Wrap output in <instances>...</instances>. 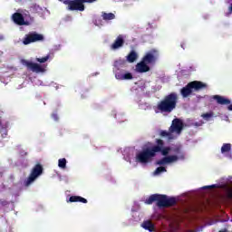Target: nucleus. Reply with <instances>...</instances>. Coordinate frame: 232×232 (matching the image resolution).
<instances>
[{
    "instance_id": "nucleus-1",
    "label": "nucleus",
    "mask_w": 232,
    "mask_h": 232,
    "mask_svg": "<svg viewBox=\"0 0 232 232\" xmlns=\"http://www.w3.org/2000/svg\"><path fill=\"white\" fill-rule=\"evenodd\" d=\"M177 102H179V94L170 92L158 102L156 113H171L177 108Z\"/></svg>"
},
{
    "instance_id": "nucleus-2",
    "label": "nucleus",
    "mask_w": 232,
    "mask_h": 232,
    "mask_svg": "<svg viewBox=\"0 0 232 232\" xmlns=\"http://www.w3.org/2000/svg\"><path fill=\"white\" fill-rule=\"evenodd\" d=\"M208 84L200 81H193L188 82L185 87L180 90L182 97H189L193 92H200V90H206Z\"/></svg>"
},
{
    "instance_id": "nucleus-3",
    "label": "nucleus",
    "mask_w": 232,
    "mask_h": 232,
    "mask_svg": "<svg viewBox=\"0 0 232 232\" xmlns=\"http://www.w3.org/2000/svg\"><path fill=\"white\" fill-rule=\"evenodd\" d=\"M97 0H63V5H66L67 10L70 12H84V3H95Z\"/></svg>"
},
{
    "instance_id": "nucleus-4",
    "label": "nucleus",
    "mask_w": 232,
    "mask_h": 232,
    "mask_svg": "<svg viewBox=\"0 0 232 232\" xmlns=\"http://www.w3.org/2000/svg\"><path fill=\"white\" fill-rule=\"evenodd\" d=\"M157 157V153L155 152V147L146 148L142 150L140 153L136 155L137 162L140 164H148L153 160V158Z\"/></svg>"
},
{
    "instance_id": "nucleus-5",
    "label": "nucleus",
    "mask_w": 232,
    "mask_h": 232,
    "mask_svg": "<svg viewBox=\"0 0 232 232\" xmlns=\"http://www.w3.org/2000/svg\"><path fill=\"white\" fill-rule=\"evenodd\" d=\"M44 170V169L43 168V165H41L40 163L36 164L33 168L31 174L27 178V179L24 181V186L28 188V186H30V184H32L38 177H41V175H43Z\"/></svg>"
},
{
    "instance_id": "nucleus-6",
    "label": "nucleus",
    "mask_w": 232,
    "mask_h": 232,
    "mask_svg": "<svg viewBox=\"0 0 232 232\" xmlns=\"http://www.w3.org/2000/svg\"><path fill=\"white\" fill-rule=\"evenodd\" d=\"M177 204V198H168L166 195L159 194L156 206L158 208H171Z\"/></svg>"
},
{
    "instance_id": "nucleus-7",
    "label": "nucleus",
    "mask_w": 232,
    "mask_h": 232,
    "mask_svg": "<svg viewBox=\"0 0 232 232\" xmlns=\"http://www.w3.org/2000/svg\"><path fill=\"white\" fill-rule=\"evenodd\" d=\"M39 41H44V36L37 32H31L25 34L23 44L28 45L32 44V43H39Z\"/></svg>"
},
{
    "instance_id": "nucleus-8",
    "label": "nucleus",
    "mask_w": 232,
    "mask_h": 232,
    "mask_svg": "<svg viewBox=\"0 0 232 232\" xmlns=\"http://www.w3.org/2000/svg\"><path fill=\"white\" fill-rule=\"evenodd\" d=\"M155 144L156 145H154V150L156 153H161L163 157H168V155H169V151H171V148L165 147L164 140H162L161 139H156Z\"/></svg>"
},
{
    "instance_id": "nucleus-9",
    "label": "nucleus",
    "mask_w": 232,
    "mask_h": 232,
    "mask_svg": "<svg viewBox=\"0 0 232 232\" xmlns=\"http://www.w3.org/2000/svg\"><path fill=\"white\" fill-rule=\"evenodd\" d=\"M21 63L23 66H26L27 70H31L34 73H43L45 72L44 67L39 63H32L28 60H22Z\"/></svg>"
},
{
    "instance_id": "nucleus-10",
    "label": "nucleus",
    "mask_w": 232,
    "mask_h": 232,
    "mask_svg": "<svg viewBox=\"0 0 232 232\" xmlns=\"http://www.w3.org/2000/svg\"><path fill=\"white\" fill-rule=\"evenodd\" d=\"M182 130H184V122H182L180 119L176 118L172 121L169 131H170V133H178V135H180Z\"/></svg>"
},
{
    "instance_id": "nucleus-11",
    "label": "nucleus",
    "mask_w": 232,
    "mask_h": 232,
    "mask_svg": "<svg viewBox=\"0 0 232 232\" xmlns=\"http://www.w3.org/2000/svg\"><path fill=\"white\" fill-rule=\"evenodd\" d=\"M142 62L147 64H155V63H157V50L153 49L147 53L143 56Z\"/></svg>"
},
{
    "instance_id": "nucleus-12",
    "label": "nucleus",
    "mask_w": 232,
    "mask_h": 232,
    "mask_svg": "<svg viewBox=\"0 0 232 232\" xmlns=\"http://www.w3.org/2000/svg\"><path fill=\"white\" fill-rule=\"evenodd\" d=\"M12 20L14 21V24L18 26H28L29 23L24 21V16L21 13H14L12 15Z\"/></svg>"
},
{
    "instance_id": "nucleus-13",
    "label": "nucleus",
    "mask_w": 232,
    "mask_h": 232,
    "mask_svg": "<svg viewBox=\"0 0 232 232\" xmlns=\"http://www.w3.org/2000/svg\"><path fill=\"white\" fill-rule=\"evenodd\" d=\"M179 160V156L171 155L162 158L156 161L157 166H164L165 164H171V162H177Z\"/></svg>"
},
{
    "instance_id": "nucleus-14",
    "label": "nucleus",
    "mask_w": 232,
    "mask_h": 232,
    "mask_svg": "<svg viewBox=\"0 0 232 232\" xmlns=\"http://www.w3.org/2000/svg\"><path fill=\"white\" fill-rule=\"evenodd\" d=\"M115 78L118 81H131V79H133V74H131V72L124 73V71H116Z\"/></svg>"
},
{
    "instance_id": "nucleus-15",
    "label": "nucleus",
    "mask_w": 232,
    "mask_h": 232,
    "mask_svg": "<svg viewBox=\"0 0 232 232\" xmlns=\"http://www.w3.org/2000/svg\"><path fill=\"white\" fill-rule=\"evenodd\" d=\"M122 46H124V36L120 34L111 45V50H119V48H122Z\"/></svg>"
},
{
    "instance_id": "nucleus-16",
    "label": "nucleus",
    "mask_w": 232,
    "mask_h": 232,
    "mask_svg": "<svg viewBox=\"0 0 232 232\" xmlns=\"http://www.w3.org/2000/svg\"><path fill=\"white\" fill-rule=\"evenodd\" d=\"M213 99L218 104H220L221 106H227L231 104V100L221 95H214Z\"/></svg>"
},
{
    "instance_id": "nucleus-17",
    "label": "nucleus",
    "mask_w": 232,
    "mask_h": 232,
    "mask_svg": "<svg viewBox=\"0 0 232 232\" xmlns=\"http://www.w3.org/2000/svg\"><path fill=\"white\" fill-rule=\"evenodd\" d=\"M136 71L138 73H146L147 72H150V66L141 60V62L136 64Z\"/></svg>"
},
{
    "instance_id": "nucleus-18",
    "label": "nucleus",
    "mask_w": 232,
    "mask_h": 232,
    "mask_svg": "<svg viewBox=\"0 0 232 232\" xmlns=\"http://www.w3.org/2000/svg\"><path fill=\"white\" fill-rule=\"evenodd\" d=\"M141 227H143V229H146L147 231H150V232L155 231V225L150 220L143 221V223L141 224Z\"/></svg>"
},
{
    "instance_id": "nucleus-19",
    "label": "nucleus",
    "mask_w": 232,
    "mask_h": 232,
    "mask_svg": "<svg viewBox=\"0 0 232 232\" xmlns=\"http://www.w3.org/2000/svg\"><path fill=\"white\" fill-rule=\"evenodd\" d=\"M68 202H82V204H88V199L81 196H71Z\"/></svg>"
},
{
    "instance_id": "nucleus-20",
    "label": "nucleus",
    "mask_w": 232,
    "mask_h": 232,
    "mask_svg": "<svg viewBox=\"0 0 232 232\" xmlns=\"http://www.w3.org/2000/svg\"><path fill=\"white\" fill-rule=\"evenodd\" d=\"M139 55L137 54V52L131 51L128 55H127V61L128 63H135L137 61V58Z\"/></svg>"
},
{
    "instance_id": "nucleus-21",
    "label": "nucleus",
    "mask_w": 232,
    "mask_h": 232,
    "mask_svg": "<svg viewBox=\"0 0 232 232\" xmlns=\"http://www.w3.org/2000/svg\"><path fill=\"white\" fill-rule=\"evenodd\" d=\"M126 66V60H118L114 63V67L116 68V72H121L120 68H124Z\"/></svg>"
},
{
    "instance_id": "nucleus-22",
    "label": "nucleus",
    "mask_w": 232,
    "mask_h": 232,
    "mask_svg": "<svg viewBox=\"0 0 232 232\" xmlns=\"http://www.w3.org/2000/svg\"><path fill=\"white\" fill-rule=\"evenodd\" d=\"M158 199L159 194H152L145 200V204L151 205L153 202H158Z\"/></svg>"
},
{
    "instance_id": "nucleus-23",
    "label": "nucleus",
    "mask_w": 232,
    "mask_h": 232,
    "mask_svg": "<svg viewBox=\"0 0 232 232\" xmlns=\"http://www.w3.org/2000/svg\"><path fill=\"white\" fill-rule=\"evenodd\" d=\"M102 19L103 21H112V19H115V14L113 13H103Z\"/></svg>"
},
{
    "instance_id": "nucleus-24",
    "label": "nucleus",
    "mask_w": 232,
    "mask_h": 232,
    "mask_svg": "<svg viewBox=\"0 0 232 232\" xmlns=\"http://www.w3.org/2000/svg\"><path fill=\"white\" fill-rule=\"evenodd\" d=\"M231 151V143H224L221 147V153H229Z\"/></svg>"
},
{
    "instance_id": "nucleus-25",
    "label": "nucleus",
    "mask_w": 232,
    "mask_h": 232,
    "mask_svg": "<svg viewBox=\"0 0 232 232\" xmlns=\"http://www.w3.org/2000/svg\"><path fill=\"white\" fill-rule=\"evenodd\" d=\"M171 131H168V130H160V137H168L169 140H171V139H173V136L171 135Z\"/></svg>"
},
{
    "instance_id": "nucleus-26",
    "label": "nucleus",
    "mask_w": 232,
    "mask_h": 232,
    "mask_svg": "<svg viewBox=\"0 0 232 232\" xmlns=\"http://www.w3.org/2000/svg\"><path fill=\"white\" fill-rule=\"evenodd\" d=\"M58 166L62 169H64L66 168V159L63 158L58 160Z\"/></svg>"
},
{
    "instance_id": "nucleus-27",
    "label": "nucleus",
    "mask_w": 232,
    "mask_h": 232,
    "mask_svg": "<svg viewBox=\"0 0 232 232\" xmlns=\"http://www.w3.org/2000/svg\"><path fill=\"white\" fill-rule=\"evenodd\" d=\"M167 169L164 167H158L155 171L154 175H160V173H166Z\"/></svg>"
},
{
    "instance_id": "nucleus-28",
    "label": "nucleus",
    "mask_w": 232,
    "mask_h": 232,
    "mask_svg": "<svg viewBox=\"0 0 232 232\" xmlns=\"http://www.w3.org/2000/svg\"><path fill=\"white\" fill-rule=\"evenodd\" d=\"M48 59H50V55H47L45 57H42V58H36V62L37 63H46V61H48Z\"/></svg>"
},
{
    "instance_id": "nucleus-29",
    "label": "nucleus",
    "mask_w": 232,
    "mask_h": 232,
    "mask_svg": "<svg viewBox=\"0 0 232 232\" xmlns=\"http://www.w3.org/2000/svg\"><path fill=\"white\" fill-rule=\"evenodd\" d=\"M201 117H203V119H206L208 121V119H211V117H213V113L207 112L202 114Z\"/></svg>"
},
{
    "instance_id": "nucleus-30",
    "label": "nucleus",
    "mask_w": 232,
    "mask_h": 232,
    "mask_svg": "<svg viewBox=\"0 0 232 232\" xmlns=\"http://www.w3.org/2000/svg\"><path fill=\"white\" fill-rule=\"evenodd\" d=\"M0 131L2 135H5V136L8 135V130H6L5 127H1Z\"/></svg>"
},
{
    "instance_id": "nucleus-31",
    "label": "nucleus",
    "mask_w": 232,
    "mask_h": 232,
    "mask_svg": "<svg viewBox=\"0 0 232 232\" xmlns=\"http://www.w3.org/2000/svg\"><path fill=\"white\" fill-rule=\"evenodd\" d=\"M174 153H176L177 155H180L182 153V150L180 149V147H176L173 150Z\"/></svg>"
},
{
    "instance_id": "nucleus-32",
    "label": "nucleus",
    "mask_w": 232,
    "mask_h": 232,
    "mask_svg": "<svg viewBox=\"0 0 232 232\" xmlns=\"http://www.w3.org/2000/svg\"><path fill=\"white\" fill-rule=\"evenodd\" d=\"M204 124V121H199L193 123V126H196V128H199V126H202Z\"/></svg>"
},
{
    "instance_id": "nucleus-33",
    "label": "nucleus",
    "mask_w": 232,
    "mask_h": 232,
    "mask_svg": "<svg viewBox=\"0 0 232 232\" xmlns=\"http://www.w3.org/2000/svg\"><path fill=\"white\" fill-rule=\"evenodd\" d=\"M214 188H217V185L205 186L203 189H213Z\"/></svg>"
},
{
    "instance_id": "nucleus-34",
    "label": "nucleus",
    "mask_w": 232,
    "mask_h": 232,
    "mask_svg": "<svg viewBox=\"0 0 232 232\" xmlns=\"http://www.w3.org/2000/svg\"><path fill=\"white\" fill-rule=\"evenodd\" d=\"M227 197L232 199V188L227 191Z\"/></svg>"
},
{
    "instance_id": "nucleus-35",
    "label": "nucleus",
    "mask_w": 232,
    "mask_h": 232,
    "mask_svg": "<svg viewBox=\"0 0 232 232\" xmlns=\"http://www.w3.org/2000/svg\"><path fill=\"white\" fill-rule=\"evenodd\" d=\"M181 48H183V50L186 49V42H182L180 44Z\"/></svg>"
},
{
    "instance_id": "nucleus-36",
    "label": "nucleus",
    "mask_w": 232,
    "mask_h": 232,
    "mask_svg": "<svg viewBox=\"0 0 232 232\" xmlns=\"http://www.w3.org/2000/svg\"><path fill=\"white\" fill-rule=\"evenodd\" d=\"M232 14V3L230 4L229 7H228V14Z\"/></svg>"
},
{
    "instance_id": "nucleus-37",
    "label": "nucleus",
    "mask_w": 232,
    "mask_h": 232,
    "mask_svg": "<svg viewBox=\"0 0 232 232\" xmlns=\"http://www.w3.org/2000/svg\"><path fill=\"white\" fill-rule=\"evenodd\" d=\"M8 205V201H3L2 202V206H7Z\"/></svg>"
},
{
    "instance_id": "nucleus-38",
    "label": "nucleus",
    "mask_w": 232,
    "mask_h": 232,
    "mask_svg": "<svg viewBox=\"0 0 232 232\" xmlns=\"http://www.w3.org/2000/svg\"><path fill=\"white\" fill-rule=\"evenodd\" d=\"M227 110H228L229 111H232V104L228 105Z\"/></svg>"
},
{
    "instance_id": "nucleus-39",
    "label": "nucleus",
    "mask_w": 232,
    "mask_h": 232,
    "mask_svg": "<svg viewBox=\"0 0 232 232\" xmlns=\"http://www.w3.org/2000/svg\"><path fill=\"white\" fill-rule=\"evenodd\" d=\"M218 232H227V229L219 230Z\"/></svg>"
},
{
    "instance_id": "nucleus-40",
    "label": "nucleus",
    "mask_w": 232,
    "mask_h": 232,
    "mask_svg": "<svg viewBox=\"0 0 232 232\" xmlns=\"http://www.w3.org/2000/svg\"><path fill=\"white\" fill-rule=\"evenodd\" d=\"M181 159H184V155H181V157H180Z\"/></svg>"
}]
</instances>
